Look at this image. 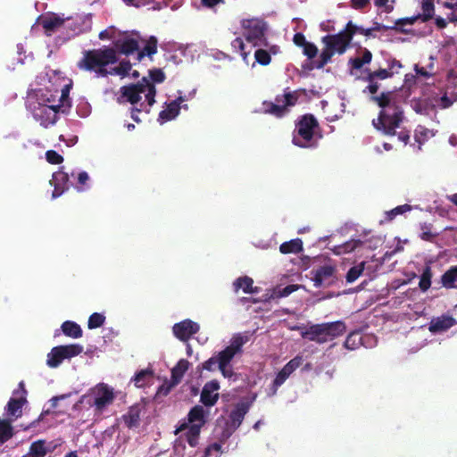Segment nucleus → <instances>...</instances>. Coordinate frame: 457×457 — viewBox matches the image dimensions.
<instances>
[{"instance_id":"ea45409f","label":"nucleus","mask_w":457,"mask_h":457,"mask_svg":"<svg viewBox=\"0 0 457 457\" xmlns=\"http://www.w3.org/2000/svg\"><path fill=\"white\" fill-rule=\"evenodd\" d=\"M434 69L435 62L434 58L432 56L428 58V61L425 65L420 66L419 64H416L414 67L416 74L425 78L431 77L434 74Z\"/></svg>"},{"instance_id":"49530a36","label":"nucleus","mask_w":457,"mask_h":457,"mask_svg":"<svg viewBox=\"0 0 457 457\" xmlns=\"http://www.w3.org/2000/svg\"><path fill=\"white\" fill-rule=\"evenodd\" d=\"M412 207L409 204H403L394 208L393 210L386 212L385 214L388 220H393L395 216L403 214L407 212L411 211Z\"/></svg>"},{"instance_id":"f3484780","label":"nucleus","mask_w":457,"mask_h":457,"mask_svg":"<svg viewBox=\"0 0 457 457\" xmlns=\"http://www.w3.org/2000/svg\"><path fill=\"white\" fill-rule=\"evenodd\" d=\"M185 101L186 99L184 97L179 96L175 100L166 103L163 109L159 113L158 121L163 124L174 120L179 114L181 104Z\"/></svg>"},{"instance_id":"4c0bfd02","label":"nucleus","mask_w":457,"mask_h":457,"mask_svg":"<svg viewBox=\"0 0 457 457\" xmlns=\"http://www.w3.org/2000/svg\"><path fill=\"white\" fill-rule=\"evenodd\" d=\"M201 424H192L186 432V440L191 447L198 445Z\"/></svg>"},{"instance_id":"603ef678","label":"nucleus","mask_w":457,"mask_h":457,"mask_svg":"<svg viewBox=\"0 0 457 457\" xmlns=\"http://www.w3.org/2000/svg\"><path fill=\"white\" fill-rule=\"evenodd\" d=\"M221 445L219 443H214L210 445L204 452L205 457H219L221 454Z\"/></svg>"},{"instance_id":"6e6d98bb","label":"nucleus","mask_w":457,"mask_h":457,"mask_svg":"<svg viewBox=\"0 0 457 457\" xmlns=\"http://www.w3.org/2000/svg\"><path fill=\"white\" fill-rule=\"evenodd\" d=\"M303 54L309 58L312 59L318 54L317 46L310 42H307L303 47Z\"/></svg>"},{"instance_id":"393cba45","label":"nucleus","mask_w":457,"mask_h":457,"mask_svg":"<svg viewBox=\"0 0 457 457\" xmlns=\"http://www.w3.org/2000/svg\"><path fill=\"white\" fill-rule=\"evenodd\" d=\"M68 175L63 171H57L53 174L50 183L54 187L52 196L56 198L60 196L67 188Z\"/></svg>"},{"instance_id":"c85d7f7f","label":"nucleus","mask_w":457,"mask_h":457,"mask_svg":"<svg viewBox=\"0 0 457 457\" xmlns=\"http://www.w3.org/2000/svg\"><path fill=\"white\" fill-rule=\"evenodd\" d=\"M248 411V406L245 403L237 405V407L230 412L229 419L233 430H236L243 422L245 415Z\"/></svg>"},{"instance_id":"b1692460","label":"nucleus","mask_w":457,"mask_h":457,"mask_svg":"<svg viewBox=\"0 0 457 457\" xmlns=\"http://www.w3.org/2000/svg\"><path fill=\"white\" fill-rule=\"evenodd\" d=\"M141 407L138 404L132 405L128 411L122 415L121 419L125 426L131 429L138 428L141 420Z\"/></svg>"},{"instance_id":"79ce46f5","label":"nucleus","mask_w":457,"mask_h":457,"mask_svg":"<svg viewBox=\"0 0 457 457\" xmlns=\"http://www.w3.org/2000/svg\"><path fill=\"white\" fill-rule=\"evenodd\" d=\"M422 12L420 15L423 21L430 19L434 12L433 0H422L421 4Z\"/></svg>"},{"instance_id":"7ed1b4c3","label":"nucleus","mask_w":457,"mask_h":457,"mask_svg":"<svg viewBox=\"0 0 457 457\" xmlns=\"http://www.w3.org/2000/svg\"><path fill=\"white\" fill-rule=\"evenodd\" d=\"M116 62V53L113 49L107 48L88 52L79 62V67L86 71H95L99 75L115 74L120 78H137L139 73L132 70L131 64L128 62H120L118 66L107 70L106 66Z\"/></svg>"},{"instance_id":"774afa93","label":"nucleus","mask_w":457,"mask_h":457,"mask_svg":"<svg viewBox=\"0 0 457 457\" xmlns=\"http://www.w3.org/2000/svg\"><path fill=\"white\" fill-rule=\"evenodd\" d=\"M68 396V395H56V396H54L53 398H51L50 400V403H51V406L53 408H55L57 406V403L60 400H62L64 398H66Z\"/></svg>"},{"instance_id":"aec40b11","label":"nucleus","mask_w":457,"mask_h":457,"mask_svg":"<svg viewBox=\"0 0 457 457\" xmlns=\"http://www.w3.org/2000/svg\"><path fill=\"white\" fill-rule=\"evenodd\" d=\"M302 357L296 356L290 360L282 370L277 374L273 380V386L278 388L280 386L287 378L301 365Z\"/></svg>"},{"instance_id":"72a5a7b5","label":"nucleus","mask_w":457,"mask_h":457,"mask_svg":"<svg viewBox=\"0 0 457 457\" xmlns=\"http://www.w3.org/2000/svg\"><path fill=\"white\" fill-rule=\"evenodd\" d=\"M13 435L14 432L11 421L0 418V444L6 443Z\"/></svg>"},{"instance_id":"c03bdc74","label":"nucleus","mask_w":457,"mask_h":457,"mask_svg":"<svg viewBox=\"0 0 457 457\" xmlns=\"http://www.w3.org/2000/svg\"><path fill=\"white\" fill-rule=\"evenodd\" d=\"M364 270V262H361L360 264L350 269L346 275V280L349 283H353L355 281L362 273Z\"/></svg>"},{"instance_id":"39448f33","label":"nucleus","mask_w":457,"mask_h":457,"mask_svg":"<svg viewBox=\"0 0 457 457\" xmlns=\"http://www.w3.org/2000/svg\"><path fill=\"white\" fill-rule=\"evenodd\" d=\"M38 23L47 35L64 29L68 36H73L90 29L91 16L87 14L65 18L63 15L50 12L39 17Z\"/></svg>"},{"instance_id":"4d7b16f0","label":"nucleus","mask_w":457,"mask_h":457,"mask_svg":"<svg viewBox=\"0 0 457 457\" xmlns=\"http://www.w3.org/2000/svg\"><path fill=\"white\" fill-rule=\"evenodd\" d=\"M46 156L47 162L52 164H59L63 161L62 156L56 153L55 151H47Z\"/></svg>"},{"instance_id":"423d86ee","label":"nucleus","mask_w":457,"mask_h":457,"mask_svg":"<svg viewBox=\"0 0 457 457\" xmlns=\"http://www.w3.org/2000/svg\"><path fill=\"white\" fill-rule=\"evenodd\" d=\"M354 31L352 21H349L345 28L338 33L323 37L321 39L323 47L316 65L317 68L324 67L335 54H344L350 46Z\"/></svg>"},{"instance_id":"f8f14e48","label":"nucleus","mask_w":457,"mask_h":457,"mask_svg":"<svg viewBox=\"0 0 457 457\" xmlns=\"http://www.w3.org/2000/svg\"><path fill=\"white\" fill-rule=\"evenodd\" d=\"M84 397L89 399L88 404L94 406L96 411H102L113 402L114 393L113 389L107 384L99 383Z\"/></svg>"},{"instance_id":"2f4dec72","label":"nucleus","mask_w":457,"mask_h":457,"mask_svg":"<svg viewBox=\"0 0 457 457\" xmlns=\"http://www.w3.org/2000/svg\"><path fill=\"white\" fill-rule=\"evenodd\" d=\"M25 402V398H11L6 405L7 414L15 418L21 417Z\"/></svg>"},{"instance_id":"680f3d73","label":"nucleus","mask_w":457,"mask_h":457,"mask_svg":"<svg viewBox=\"0 0 457 457\" xmlns=\"http://www.w3.org/2000/svg\"><path fill=\"white\" fill-rule=\"evenodd\" d=\"M224 0H200L199 5H196L197 9L200 8H209L212 9L217 4L223 3Z\"/></svg>"},{"instance_id":"bb28decb","label":"nucleus","mask_w":457,"mask_h":457,"mask_svg":"<svg viewBox=\"0 0 457 457\" xmlns=\"http://www.w3.org/2000/svg\"><path fill=\"white\" fill-rule=\"evenodd\" d=\"M363 331V328L361 329H355L349 333L347 336L344 346L348 350H355L359 348L361 345H365L364 339L370 338L368 336H362L361 332Z\"/></svg>"},{"instance_id":"c9c22d12","label":"nucleus","mask_w":457,"mask_h":457,"mask_svg":"<svg viewBox=\"0 0 457 457\" xmlns=\"http://www.w3.org/2000/svg\"><path fill=\"white\" fill-rule=\"evenodd\" d=\"M62 329L64 335L72 337L79 338L82 337V330L77 323L73 321H65L62 325Z\"/></svg>"},{"instance_id":"9d476101","label":"nucleus","mask_w":457,"mask_h":457,"mask_svg":"<svg viewBox=\"0 0 457 457\" xmlns=\"http://www.w3.org/2000/svg\"><path fill=\"white\" fill-rule=\"evenodd\" d=\"M297 329H301V336L303 338L322 344L343 335L346 327L343 321L338 320L312 325L309 328L298 327Z\"/></svg>"},{"instance_id":"3c124183","label":"nucleus","mask_w":457,"mask_h":457,"mask_svg":"<svg viewBox=\"0 0 457 457\" xmlns=\"http://www.w3.org/2000/svg\"><path fill=\"white\" fill-rule=\"evenodd\" d=\"M157 41L155 38L152 37L147 45L145 46L144 51L138 54V60L142 58L145 54L151 55L154 54L156 52L157 46H156Z\"/></svg>"},{"instance_id":"7c9ffc66","label":"nucleus","mask_w":457,"mask_h":457,"mask_svg":"<svg viewBox=\"0 0 457 457\" xmlns=\"http://www.w3.org/2000/svg\"><path fill=\"white\" fill-rule=\"evenodd\" d=\"M441 284L445 288H457V266L448 269L441 277Z\"/></svg>"},{"instance_id":"1a4fd4ad","label":"nucleus","mask_w":457,"mask_h":457,"mask_svg":"<svg viewBox=\"0 0 457 457\" xmlns=\"http://www.w3.org/2000/svg\"><path fill=\"white\" fill-rule=\"evenodd\" d=\"M455 102H457V73L451 71L448 73L447 83L442 91V96H436L434 103L429 105L424 101L418 102L414 104V109L417 112L428 114L429 110L436 106L445 109Z\"/></svg>"},{"instance_id":"4468645a","label":"nucleus","mask_w":457,"mask_h":457,"mask_svg":"<svg viewBox=\"0 0 457 457\" xmlns=\"http://www.w3.org/2000/svg\"><path fill=\"white\" fill-rule=\"evenodd\" d=\"M295 103V94L287 93L282 96L277 97L275 103L264 102L262 111L276 117H281L287 112V107L294 105Z\"/></svg>"},{"instance_id":"9b49d317","label":"nucleus","mask_w":457,"mask_h":457,"mask_svg":"<svg viewBox=\"0 0 457 457\" xmlns=\"http://www.w3.org/2000/svg\"><path fill=\"white\" fill-rule=\"evenodd\" d=\"M320 137L316 119L312 115L303 116L296 124L293 137L294 145L300 147H312Z\"/></svg>"},{"instance_id":"0eeeda50","label":"nucleus","mask_w":457,"mask_h":457,"mask_svg":"<svg viewBox=\"0 0 457 457\" xmlns=\"http://www.w3.org/2000/svg\"><path fill=\"white\" fill-rule=\"evenodd\" d=\"M374 100L384 108L379 117L373 120L374 127L385 135H394L395 129L400 126L402 121V112L397 107L391 104L390 94H383L379 97H375Z\"/></svg>"},{"instance_id":"f03ea898","label":"nucleus","mask_w":457,"mask_h":457,"mask_svg":"<svg viewBox=\"0 0 457 457\" xmlns=\"http://www.w3.org/2000/svg\"><path fill=\"white\" fill-rule=\"evenodd\" d=\"M164 79L165 75L161 70L150 71L148 79L143 78L141 82L137 85L120 87L117 101L120 104L129 103L132 105L140 104L144 110L149 112L151 106L155 103L156 91L154 83H162Z\"/></svg>"},{"instance_id":"58836bf2","label":"nucleus","mask_w":457,"mask_h":457,"mask_svg":"<svg viewBox=\"0 0 457 457\" xmlns=\"http://www.w3.org/2000/svg\"><path fill=\"white\" fill-rule=\"evenodd\" d=\"M204 410L203 406H201V405L194 406L189 411V412L187 414L188 423L195 424V422L199 421L200 422L199 424H201V427L204 423Z\"/></svg>"},{"instance_id":"c756f323","label":"nucleus","mask_w":457,"mask_h":457,"mask_svg":"<svg viewBox=\"0 0 457 457\" xmlns=\"http://www.w3.org/2000/svg\"><path fill=\"white\" fill-rule=\"evenodd\" d=\"M190 362L186 359H180L171 369V379L179 384L185 373L189 369Z\"/></svg>"},{"instance_id":"4be33fe9","label":"nucleus","mask_w":457,"mask_h":457,"mask_svg":"<svg viewBox=\"0 0 457 457\" xmlns=\"http://www.w3.org/2000/svg\"><path fill=\"white\" fill-rule=\"evenodd\" d=\"M372 54L366 48L361 49L357 55L349 60V64L351 66V73L353 75H357V71H360L363 65L369 64L371 62Z\"/></svg>"},{"instance_id":"e433bc0d","label":"nucleus","mask_w":457,"mask_h":457,"mask_svg":"<svg viewBox=\"0 0 457 457\" xmlns=\"http://www.w3.org/2000/svg\"><path fill=\"white\" fill-rule=\"evenodd\" d=\"M435 136V132L432 129H428L423 126H418L415 130V140L419 144V149L421 145L427 142L429 138Z\"/></svg>"},{"instance_id":"2eb2a0df","label":"nucleus","mask_w":457,"mask_h":457,"mask_svg":"<svg viewBox=\"0 0 457 457\" xmlns=\"http://www.w3.org/2000/svg\"><path fill=\"white\" fill-rule=\"evenodd\" d=\"M140 37L137 32H121L115 39V47L122 54H129L138 47Z\"/></svg>"},{"instance_id":"a19ab883","label":"nucleus","mask_w":457,"mask_h":457,"mask_svg":"<svg viewBox=\"0 0 457 457\" xmlns=\"http://www.w3.org/2000/svg\"><path fill=\"white\" fill-rule=\"evenodd\" d=\"M360 245H361L360 241L351 240L343 245L335 246L333 251L336 254L339 255V254L350 253V252L355 250L356 248H358Z\"/></svg>"},{"instance_id":"20e7f679","label":"nucleus","mask_w":457,"mask_h":457,"mask_svg":"<svg viewBox=\"0 0 457 457\" xmlns=\"http://www.w3.org/2000/svg\"><path fill=\"white\" fill-rule=\"evenodd\" d=\"M242 37H236L231 42L235 52L242 56L243 61L249 64V54L253 48L261 46L265 41L267 24L258 18L243 19L240 21Z\"/></svg>"},{"instance_id":"f257e3e1","label":"nucleus","mask_w":457,"mask_h":457,"mask_svg":"<svg viewBox=\"0 0 457 457\" xmlns=\"http://www.w3.org/2000/svg\"><path fill=\"white\" fill-rule=\"evenodd\" d=\"M37 79L38 87L29 93L28 107L35 120L48 127L55 122L58 112L70 107L69 85L55 70H47Z\"/></svg>"},{"instance_id":"a211bd4d","label":"nucleus","mask_w":457,"mask_h":457,"mask_svg":"<svg viewBox=\"0 0 457 457\" xmlns=\"http://www.w3.org/2000/svg\"><path fill=\"white\" fill-rule=\"evenodd\" d=\"M220 384L216 379L207 382L202 390L200 395L201 403L206 407H212L216 404L219 400Z\"/></svg>"},{"instance_id":"ddd939ff","label":"nucleus","mask_w":457,"mask_h":457,"mask_svg":"<svg viewBox=\"0 0 457 457\" xmlns=\"http://www.w3.org/2000/svg\"><path fill=\"white\" fill-rule=\"evenodd\" d=\"M82 352L83 346L79 344L54 346L47 354L46 364L50 368H57L63 360L78 356Z\"/></svg>"},{"instance_id":"338daca9","label":"nucleus","mask_w":457,"mask_h":457,"mask_svg":"<svg viewBox=\"0 0 457 457\" xmlns=\"http://www.w3.org/2000/svg\"><path fill=\"white\" fill-rule=\"evenodd\" d=\"M367 80L370 82V85L367 87L368 91L370 94H375L378 91V86L375 82L376 79H367Z\"/></svg>"},{"instance_id":"5701e85b","label":"nucleus","mask_w":457,"mask_h":457,"mask_svg":"<svg viewBox=\"0 0 457 457\" xmlns=\"http://www.w3.org/2000/svg\"><path fill=\"white\" fill-rule=\"evenodd\" d=\"M334 268L331 265H325L319 269L314 275V286L315 287H326L332 284L334 278Z\"/></svg>"},{"instance_id":"e2e57ef3","label":"nucleus","mask_w":457,"mask_h":457,"mask_svg":"<svg viewBox=\"0 0 457 457\" xmlns=\"http://www.w3.org/2000/svg\"><path fill=\"white\" fill-rule=\"evenodd\" d=\"M352 26L354 27V35L355 34H361V35H364L366 37H369L371 35V32L372 30L374 29H380V25H378L376 28L374 29H364V28H361V27H358L357 25L353 24L352 22Z\"/></svg>"},{"instance_id":"473e14b6","label":"nucleus","mask_w":457,"mask_h":457,"mask_svg":"<svg viewBox=\"0 0 457 457\" xmlns=\"http://www.w3.org/2000/svg\"><path fill=\"white\" fill-rule=\"evenodd\" d=\"M303 250V242L301 239H292L288 242L283 243L279 246V251L283 254L297 253Z\"/></svg>"},{"instance_id":"de8ad7c7","label":"nucleus","mask_w":457,"mask_h":457,"mask_svg":"<svg viewBox=\"0 0 457 457\" xmlns=\"http://www.w3.org/2000/svg\"><path fill=\"white\" fill-rule=\"evenodd\" d=\"M119 34L120 30H118L116 28L109 27L108 29L100 32L99 37L102 40H112L113 44L115 45V39H117Z\"/></svg>"},{"instance_id":"052dcab7","label":"nucleus","mask_w":457,"mask_h":457,"mask_svg":"<svg viewBox=\"0 0 457 457\" xmlns=\"http://www.w3.org/2000/svg\"><path fill=\"white\" fill-rule=\"evenodd\" d=\"M387 65H388L387 70L389 71V72H392V76H394L395 74L399 73L400 70L403 67L402 63L399 61L395 60V59L388 60L387 61Z\"/></svg>"},{"instance_id":"412c9836","label":"nucleus","mask_w":457,"mask_h":457,"mask_svg":"<svg viewBox=\"0 0 457 457\" xmlns=\"http://www.w3.org/2000/svg\"><path fill=\"white\" fill-rule=\"evenodd\" d=\"M235 293L242 291L244 294H256L260 292L258 287L253 285V279L248 276H241L236 278L232 284Z\"/></svg>"},{"instance_id":"dca6fc26","label":"nucleus","mask_w":457,"mask_h":457,"mask_svg":"<svg viewBox=\"0 0 457 457\" xmlns=\"http://www.w3.org/2000/svg\"><path fill=\"white\" fill-rule=\"evenodd\" d=\"M200 326L198 323L186 319L179 323H176L173 326V333L177 338L181 341H187L191 338L195 334L199 331Z\"/></svg>"},{"instance_id":"6e6552de","label":"nucleus","mask_w":457,"mask_h":457,"mask_svg":"<svg viewBox=\"0 0 457 457\" xmlns=\"http://www.w3.org/2000/svg\"><path fill=\"white\" fill-rule=\"evenodd\" d=\"M250 340L248 333H238L233 336L229 345L219 352L216 355L218 359V370L224 378H232L237 377L232 366L230 365L233 358L243 352L242 347Z\"/></svg>"},{"instance_id":"bf43d9fd","label":"nucleus","mask_w":457,"mask_h":457,"mask_svg":"<svg viewBox=\"0 0 457 457\" xmlns=\"http://www.w3.org/2000/svg\"><path fill=\"white\" fill-rule=\"evenodd\" d=\"M216 368H218V359L216 356H212L202 363V369L208 371H213Z\"/></svg>"},{"instance_id":"a18cd8bd","label":"nucleus","mask_w":457,"mask_h":457,"mask_svg":"<svg viewBox=\"0 0 457 457\" xmlns=\"http://www.w3.org/2000/svg\"><path fill=\"white\" fill-rule=\"evenodd\" d=\"M254 58L255 62L262 65H268L271 60L270 53L264 49H257L254 52Z\"/></svg>"},{"instance_id":"864d4df0","label":"nucleus","mask_w":457,"mask_h":457,"mask_svg":"<svg viewBox=\"0 0 457 457\" xmlns=\"http://www.w3.org/2000/svg\"><path fill=\"white\" fill-rule=\"evenodd\" d=\"M177 385L178 383H175L174 380L170 378V381H165L162 386H159L157 395L166 396Z\"/></svg>"},{"instance_id":"f704fd0d","label":"nucleus","mask_w":457,"mask_h":457,"mask_svg":"<svg viewBox=\"0 0 457 457\" xmlns=\"http://www.w3.org/2000/svg\"><path fill=\"white\" fill-rule=\"evenodd\" d=\"M153 374L154 372L152 370H142L134 376L131 381L134 383L135 386L141 388L149 382L153 377Z\"/></svg>"},{"instance_id":"8fccbe9b","label":"nucleus","mask_w":457,"mask_h":457,"mask_svg":"<svg viewBox=\"0 0 457 457\" xmlns=\"http://www.w3.org/2000/svg\"><path fill=\"white\" fill-rule=\"evenodd\" d=\"M419 285L422 291H426L430 287L431 272L429 268H427L422 273Z\"/></svg>"},{"instance_id":"cd10ccee","label":"nucleus","mask_w":457,"mask_h":457,"mask_svg":"<svg viewBox=\"0 0 457 457\" xmlns=\"http://www.w3.org/2000/svg\"><path fill=\"white\" fill-rule=\"evenodd\" d=\"M51 452V448L43 439H39L31 443L29 452L22 457H45Z\"/></svg>"},{"instance_id":"13d9d810","label":"nucleus","mask_w":457,"mask_h":457,"mask_svg":"<svg viewBox=\"0 0 457 457\" xmlns=\"http://www.w3.org/2000/svg\"><path fill=\"white\" fill-rule=\"evenodd\" d=\"M105 320V316H89L88 328L93 329L101 327Z\"/></svg>"},{"instance_id":"37998d69","label":"nucleus","mask_w":457,"mask_h":457,"mask_svg":"<svg viewBox=\"0 0 457 457\" xmlns=\"http://www.w3.org/2000/svg\"><path fill=\"white\" fill-rule=\"evenodd\" d=\"M395 0H374L375 6L383 12L389 13L394 10Z\"/></svg>"},{"instance_id":"09e8293b","label":"nucleus","mask_w":457,"mask_h":457,"mask_svg":"<svg viewBox=\"0 0 457 457\" xmlns=\"http://www.w3.org/2000/svg\"><path fill=\"white\" fill-rule=\"evenodd\" d=\"M392 77V72H389L387 69H379L376 71H368L366 79H386Z\"/></svg>"},{"instance_id":"a878e982","label":"nucleus","mask_w":457,"mask_h":457,"mask_svg":"<svg viewBox=\"0 0 457 457\" xmlns=\"http://www.w3.org/2000/svg\"><path fill=\"white\" fill-rule=\"evenodd\" d=\"M454 324L452 316H437L434 318L429 324V331L432 333H440L447 330Z\"/></svg>"},{"instance_id":"69168bd1","label":"nucleus","mask_w":457,"mask_h":457,"mask_svg":"<svg viewBox=\"0 0 457 457\" xmlns=\"http://www.w3.org/2000/svg\"><path fill=\"white\" fill-rule=\"evenodd\" d=\"M294 43L298 46L303 47L307 41L303 34L297 33L294 37Z\"/></svg>"},{"instance_id":"5fc2aeb1","label":"nucleus","mask_w":457,"mask_h":457,"mask_svg":"<svg viewBox=\"0 0 457 457\" xmlns=\"http://www.w3.org/2000/svg\"><path fill=\"white\" fill-rule=\"evenodd\" d=\"M89 176L86 171H81L78 176L79 186H77V189L79 191H84L88 187Z\"/></svg>"},{"instance_id":"6ab92c4d","label":"nucleus","mask_w":457,"mask_h":457,"mask_svg":"<svg viewBox=\"0 0 457 457\" xmlns=\"http://www.w3.org/2000/svg\"><path fill=\"white\" fill-rule=\"evenodd\" d=\"M297 288H298L297 286L290 285V286L284 287L283 289L267 290V292L262 295L263 299H262V303L263 307L253 308V312L267 311V306L270 304L271 300H274L278 297L287 296L291 293L295 292Z\"/></svg>"},{"instance_id":"0e129e2a","label":"nucleus","mask_w":457,"mask_h":457,"mask_svg":"<svg viewBox=\"0 0 457 457\" xmlns=\"http://www.w3.org/2000/svg\"><path fill=\"white\" fill-rule=\"evenodd\" d=\"M197 52V46L195 45H187L183 48V54L186 57L190 58L191 60L194 59L195 54Z\"/></svg>"}]
</instances>
